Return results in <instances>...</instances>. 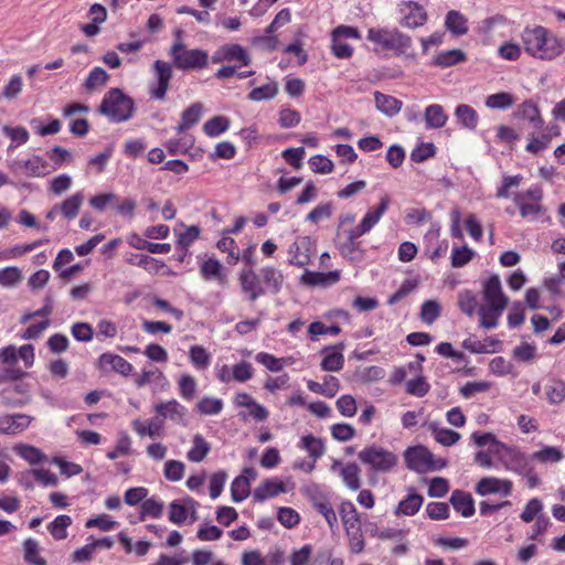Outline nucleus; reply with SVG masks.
Returning <instances> with one entry per match:
<instances>
[{
  "label": "nucleus",
  "mask_w": 565,
  "mask_h": 565,
  "mask_svg": "<svg viewBox=\"0 0 565 565\" xmlns=\"http://www.w3.org/2000/svg\"><path fill=\"white\" fill-rule=\"evenodd\" d=\"M424 119L427 129H438L443 128L447 124L448 116L441 105L431 104L426 107Z\"/></svg>",
  "instance_id": "2f4dec72"
},
{
  "label": "nucleus",
  "mask_w": 565,
  "mask_h": 565,
  "mask_svg": "<svg viewBox=\"0 0 565 565\" xmlns=\"http://www.w3.org/2000/svg\"><path fill=\"white\" fill-rule=\"evenodd\" d=\"M475 250L467 245L454 246L451 250V266L459 268L467 265L473 257Z\"/></svg>",
  "instance_id": "338daca9"
},
{
  "label": "nucleus",
  "mask_w": 565,
  "mask_h": 565,
  "mask_svg": "<svg viewBox=\"0 0 565 565\" xmlns=\"http://www.w3.org/2000/svg\"><path fill=\"white\" fill-rule=\"evenodd\" d=\"M230 119L225 116H215L203 125V131L207 137L215 138L230 128Z\"/></svg>",
  "instance_id": "864d4df0"
},
{
  "label": "nucleus",
  "mask_w": 565,
  "mask_h": 565,
  "mask_svg": "<svg viewBox=\"0 0 565 565\" xmlns=\"http://www.w3.org/2000/svg\"><path fill=\"white\" fill-rule=\"evenodd\" d=\"M522 181H523L522 174H514V175L504 174L502 177V181H501L500 185L497 188L495 198L497 199H509V198L513 199L514 194H512V189L518 188L522 183Z\"/></svg>",
  "instance_id": "8fccbe9b"
},
{
  "label": "nucleus",
  "mask_w": 565,
  "mask_h": 565,
  "mask_svg": "<svg viewBox=\"0 0 565 565\" xmlns=\"http://www.w3.org/2000/svg\"><path fill=\"white\" fill-rule=\"evenodd\" d=\"M108 78V73L104 68L96 66L89 72L84 85L87 90H94L105 86Z\"/></svg>",
  "instance_id": "69168bd1"
},
{
  "label": "nucleus",
  "mask_w": 565,
  "mask_h": 565,
  "mask_svg": "<svg viewBox=\"0 0 565 565\" xmlns=\"http://www.w3.org/2000/svg\"><path fill=\"white\" fill-rule=\"evenodd\" d=\"M24 561L32 565H46V561L41 556V547L36 540L29 537L23 544Z\"/></svg>",
  "instance_id": "a18cd8bd"
},
{
  "label": "nucleus",
  "mask_w": 565,
  "mask_h": 565,
  "mask_svg": "<svg viewBox=\"0 0 565 565\" xmlns=\"http://www.w3.org/2000/svg\"><path fill=\"white\" fill-rule=\"evenodd\" d=\"M73 520L70 515L61 514L57 515L49 525L47 531L57 541L65 540L67 537V527L71 526Z\"/></svg>",
  "instance_id": "de8ad7c7"
},
{
  "label": "nucleus",
  "mask_w": 565,
  "mask_h": 565,
  "mask_svg": "<svg viewBox=\"0 0 565 565\" xmlns=\"http://www.w3.org/2000/svg\"><path fill=\"white\" fill-rule=\"evenodd\" d=\"M390 196L383 195L380 199V203L375 209L369 210L360 222V225L362 226V232H365L366 234L372 231V228L380 222L382 216L386 213L390 206Z\"/></svg>",
  "instance_id": "4be33fe9"
},
{
  "label": "nucleus",
  "mask_w": 565,
  "mask_h": 565,
  "mask_svg": "<svg viewBox=\"0 0 565 565\" xmlns=\"http://www.w3.org/2000/svg\"><path fill=\"white\" fill-rule=\"evenodd\" d=\"M339 513L344 526V530L355 529L361 526V519L355 505L347 500L342 501L339 508Z\"/></svg>",
  "instance_id": "72a5a7b5"
},
{
  "label": "nucleus",
  "mask_w": 565,
  "mask_h": 565,
  "mask_svg": "<svg viewBox=\"0 0 565 565\" xmlns=\"http://www.w3.org/2000/svg\"><path fill=\"white\" fill-rule=\"evenodd\" d=\"M514 117L520 120H527L534 126V128H541L543 126V119L539 107L532 100H525L520 104L514 111Z\"/></svg>",
  "instance_id": "cd10ccee"
},
{
  "label": "nucleus",
  "mask_w": 565,
  "mask_h": 565,
  "mask_svg": "<svg viewBox=\"0 0 565 565\" xmlns=\"http://www.w3.org/2000/svg\"><path fill=\"white\" fill-rule=\"evenodd\" d=\"M399 24L407 29L423 26L428 19L424 7L414 1L402 2L399 6Z\"/></svg>",
  "instance_id": "ddd939ff"
},
{
  "label": "nucleus",
  "mask_w": 565,
  "mask_h": 565,
  "mask_svg": "<svg viewBox=\"0 0 565 565\" xmlns=\"http://www.w3.org/2000/svg\"><path fill=\"white\" fill-rule=\"evenodd\" d=\"M15 452L30 465H38L46 459V456L36 447L31 445H19Z\"/></svg>",
  "instance_id": "e2e57ef3"
},
{
  "label": "nucleus",
  "mask_w": 565,
  "mask_h": 565,
  "mask_svg": "<svg viewBox=\"0 0 565 565\" xmlns=\"http://www.w3.org/2000/svg\"><path fill=\"white\" fill-rule=\"evenodd\" d=\"M523 49L530 56L552 61L565 51V40L544 26H526L521 33Z\"/></svg>",
  "instance_id": "f257e3e1"
},
{
  "label": "nucleus",
  "mask_w": 565,
  "mask_h": 565,
  "mask_svg": "<svg viewBox=\"0 0 565 565\" xmlns=\"http://www.w3.org/2000/svg\"><path fill=\"white\" fill-rule=\"evenodd\" d=\"M546 398L551 404H559L565 399V382L553 379L545 385Z\"/></svg>",
  "instance_id": "bf43d9fd"
},
{
  "label": "nucleus",
  "mask_w": 565,
  "mask_h": 565,
  "mask_svg": "<svg viewBox=\"0 0 565 565\" xmlns=\"http://www.w3.org/2000/svg\"><path fill=\"white\" fill-rule=\"evenodd\" d=\"M278 94V84L275 81H269L266 84L255 87L248 94V99L252 102H264L275 98Z\"/></svg>",
  "instance_id": "09e8293b"
},
{
  "label": "nucleus",
  "mask_w": 565,
  "mask_h": 565,
  "mask_svg": "<svg viewBox=\"0 0 565 565\" xmlns=\"http://www.w3.org/2000/svg\"><path fill=\"white\" fill-rule=\"evenodd\" d=\"M189 359L192 365L199 370H206L211 364V353L202 345H192L189 349Z\"/></svg>",
  "instance_id": "49530a36"
},
{
  "label": "nucleus",
  "mask_w": 565,
  "mask_h": 565,
  "mask_svg": "<svg viewBox=\"0 0 565 565\" xmlns=\"http://www.w3.org/2000/svg\"><path fill=\"white\" fill-rule=\"evenodd\" d=\"M470 438L473 445L480 448L491 445V451L494 452L497 462L505 470L516 475L529 471V457L518 447L500 441L493 433L473 431Z\"/></svg>",
  "instance_id": "f03ea898"
},
{
  "label": "nucleus",
  "mask_w": 565,
  "mask_h": 565,
  "mask_svg": "<svg viewBox=\"0 0 565 565\" xmlns=\"http://www.w3.org/2000/svg\"><path fill=\"white\" fill-rule=\"evenodd\" d=\"M210 450V444L205 440V438L202 435L196 434L193 436L192 447L188 451L186 458L191 462H201L207 456Z\"/></svg>",
  "instance_id": "37998d69"
},
{
  "label": "nucleus",
  "mask_w": 565,
  "mask_h": 565,
  "mask_svg": "<svg viewBox=\"0 0 565 565\" xmlns=\"http://www.w3.org/2000/svg\"><path fill=\"white\" fill-rule=\"evenodd\" d=\"M200 271L205 279H215L221 285L225 284V275L223 274L222 264L214 257L205 259L201 266Z\"/></svg>",
  "instance_id": "c03bdc74"
},
{
  "label": "nucleus",
  "mask_w": 565,
  "mask_h": 565,
  "mask_svg": "<svg viewBox=\"0 0 565 565\" xmlns=\"http://www.w3.org/2000/svg\"><path fill=\"white\" fill-rule=\"evenodd\" d=\"M150 383L158 388L168 385L167 377L158 367H143L141 373L135 377V384L137 387H143Z\"/></svg>",
  "instance_id": "c756f323"
},
{
  "label": "nucleus",
  "mask_w": 565,
  "mask_h": 565,
  "mask_svg": "<svg viewBox=\"0 0 565 565\" xmlns=\"http://www.w3.org/2000/svg\"><path fill=\"white\" fill-rule=\"evenodd\" d=\"M242 292L250 302L267 294L263 280L252 268H244L238 276Z\"/></svg>",
  "instance_id": "4468645a"
},
{
  "label": "nucleus",
  "mask_w": 565,
  "mask_h": 565,
  "mask_svg": "<svg viewBox=\"0 0 565 565\" xmlns=\"http://www.w3.org/2000/svg\"><path fill=\"white\" fill-rule=\"evenodd\" d=\"M509 298L503 294L501 280L492 275L482 285V303L478 309L479 324L484 329H494L499 324Z\"/></svg>",
  "instance_id": "7ed1b4c3"
},
{
  "label": "nucleus",
  "mask_w": 565,
  "mask_h": 565,
  "mask_svg": "<svg viewBox=\"0 0 565 565\" xmlns=\"http://www.w3.org/2000/svg\"><path fill=\"white\" fill-rule=\"evenodd\" d=\"M250 493L249 478L246 476L236 477L231 483V495L234 502L244 501Z\"/></svg>",
  "instance_id": "4d7b16f0"
},
{
  "label": "nucleus",
  "mask_w": 565,
  "mask_h": 565,
  "mask_svg": "<svg viewBox=\"0 0 565 565\" xmlns=\"http://www.w3.org/2000/svg\"><path fill=\"white\" fill-rule=\"evenodd\" d=\"M255 360L271 372H279L289 364L290 358H277L267 352H259Z\"/></svg>",
  "instance_id": "6e6d98bb"
},
{
  "label": "nucleus",
  "mask_w": 565,
  "mask_h": 565,
  "mask_svg": "<svg viewBox=\"0 0 565 565\" xmlns=\"http://www.w3.org/2000/svg\"><path fill=\"white\" fill-rule=\"evenodd\" d=\"M340 477L348 489L356 491L361 488V469L356 463L341 467Z\"/></svg>",
  "instance_id": "79ce46f5"
},
{
  "label": "nucleus",
  "mask_w": 565,
  "mask_h": 565,
  "mask_svg": "<svg viewBox=\"0 0 565 565\" xmlns=\"http://www.w3.org/2000/svg\"><path fill=\"white\" fill-rule=\"evenodd\" d=\"M512 490L513 483L511 480L500 479L497 477H483L475 487L476 493L480 497H487L490 494L509 497L512 493Z\"/></svg>",
  "instance_id": "2eb2a0df"
},
{
  "label": "nucleus",
  "mask_w": 565,
  "mask_h": 565,
  "mask_svg": "<svg viewBox=\"0 0 565 565\" xmlns=\"http://www.w3.org/2000/svg\"><path fill=\"white\" fill-rule=\"evenodd\" d=\"M163 510L164 503L162 500L156 497L146 498V500L140 505L138 520L145 521L147 518L159 519L161 518Z\"/></svg>",
  "instance_id": "ea45409f"
},
{
  "label": "nucleus",
  "mask_w": 565,
  "mask_h": 565,
  "mask_svg": "<svg viewBox=\"0 0 565 565\" xmlns=\"http://www.w3.org/2000/svg\"><path fill=\"white\" fill-rule=\"evenodd\" d=\"M313 253V242L309 236H298L288 247V263L296 267H306Z\"/></svg>",
  "instance_id": "f8f14e48"
},
{
  "label": "nucleus",
  "mask_w": 565,
  "mask_h": 565,
  "mask_svg": "<svg viewBox=\"0 0 565 565\" xmlns=\"http://www.w3.org/2000/svg\"><path fill=\"white\" fill-rule=\"evenodd\" d=\"M450 503L454 509L463 518H470L475 514V501L470 493L455 490L450 497Z\"/></svg>",
  "instance_id": "393cba45"
},
{
  "label": "nucleus",
  "mask_w": 565,
  "mask_h": 565,
  "mask_svg": "<svg viewBox=\"0 0 565 565\" xmlns=\"http://www.w3.org/2000/svg\"><path fill=\"white\" fill-rule=\"evenodd\" d=\"M152 67L156 79L149 84V94L151 98L162 100L167 95L172 78V66L168 62L157 60Z\"/></svg>",
  "instance_id": "9d476101"
},
{
  "label": "nucleus",
  "mask_w": 565,
  "mask_h": 565,
  "mask_svg": "<svg viewBox=\"0 0 565 565\" xmlns=\"http://www.w3.org/2000/svg\"><path fill=\"white\" fill-rule=\"evenodd\" d=\"M441 313V307L436 300H426L420 307L419 317L426 324L434 323Z\"/></svg>",
  "instance_id": "0e129e2a"
},
{
  "label": "nucleus",
  "mask_w": 565,
  "mask_h": 565,
  "mask_svg": "<svg viewBox=\"0 0 565 565\" xmlns=\"http://www.w3.org/2000/svg\"><path fill=\"white\" fill-rule=\"evenodd\" d=\"M558 134V129L555 127L548 132H543L540 136L531 135L529 136V142L525 146V150L530 153L537 154L548 148L552 137L557 136Z\"/></svg>",
  "instance_id": "f704fd0d"
},
{
  "label": "nucleus",
  "mask_w": 565,
  "mask_h": 565,
  "mask_svg": "<svg viewBox=\"0 0 565 565\" xmlns=\"http://www.w3.org/2000/svg\"><path fill=\"white\" fill-rule=\"evenodd\" d=\"M22 280L21 270L15 266L0 269V285L6 288H13Z\"/></svg>",
  "instance_id": "774afa93"
},
{
  "label": "nucleus",
  "mask_w": 565,
  "mask_h": 565,
  "mask_svg": "<svg viewBox=\"0 0 565 565\" xmlns=\"http://www.w3.org/2000/svg\"><path fill=\"white\" fill-rule=\"evenodd\" d=\"M287 491V487L281 479L278 477L267 478L254 490L253 499L257 502H264Z\"/></svg>",
  "instance_id": "a211bd4d"
},
{
  "label": "nucleus",
  "mask_w": 565,
  "mask_h": 565,
  "mask_svg": "<svg viewBox=\"0 0 565 565\" xmlns=\"http://www.w3.org/2000/svg\"><path fill=\"white\" fill-rule=\"evenodd\" d=\"M223 401L217 397L204 396L196 404V409L201 415H218L223 409Z\"/></svg>",
  "instance_id": "052dcab7"
},
{
  "label": "nucleus",
  "mask_w": 565,
  "mask_h": 565,
  "mask_svg": "<svg viewBox=\"0 0 565 565\" xmlns=\"http://www.w3.org/2000/svg\"><path fill=\"white\" fill-rule=\"evenodd\" d=\"M32 420V416L21 413L0 415V435L20 434L30 426Z\"/></svg>",
  "instance_id": "f3484780"
},
{
  "label": "nucleus",
  "mask_w": 565,
  "mask_h": 565,
  "mask_svg": "<svg viewBox=\"0 0 565 565\" xmlns=\"http://www.w3.org/2000/svg\"><path fill=\"white\" fill-rule=\"evenodd\" d=\"M458 307L469 317H472L479 309V302L476 294L469 289L461 290L458 294Z\"/></svg>",
  "instance_id": "603ef678"
},
{
  "label": "nucleus",
  "mask_w": 565,
  "mask_h": 565,
  "mask_svg": "<svg viewBox=\"0 0 565 565\" xmlns=\"http://www.w3.org/2000/svg\"><path fill=\"white\" fill-rule=\"evenodd\" d=\"M99 113L111 122H124L134 116L135 103L121 89L111 88L105 94Z\"/></svg>",
  "instance_id": "39448f33"
},
{
  "label": "nucleus",
  "mask_w": 565,
  "mask_h": 565,
  "mask_svg": "<svg viewBox=\"0 0 565 565\" xmlns=\"http://www.w3.org/2000/svg\"><path fill=\"white\" fill-rule=\"evenodd\" d=\"M423 502V495L415 492H409L407 497L398 503L395 510V514L407 516L415 515L422 508Z\"/></svg>",
  "instance_id": "e433bc0d"
},
{
  "label": "nucleus",
  "mask_w": 565,
  "mask_h": 565,
  "mask_svg": "<svg viewBox=\"0 0 565 565\" xmlns=\"http://www.w3.org/2000/svg\"><path fill=\"white\" fill-rule=\"evenodd\" d=\"M193 507V499L174 500L169 504V521L177 525L185 524L189 519V510Z\"/></svg>",
  "instance_id": "5701e85b"
},
{
  "label": "nucleus",
  "mask_w": 565,
  "mask_h": 565,
  "mask_svg": "<svg viewBox=\"0 0 565 565\" xmlns=\"http://www.w3.org/2000/svg\"><path fill=\"white\" fill-rule=\"evenodd\" d=\"M97 367L103 372L114 371L125 377L130 376L134 372V366L130 362L111 352L103 353L98 358Z\"/></svg>",
  "instance_id": "dca6fc26"
},
{
  "label": "nucleus",
  "mask_w": 565,
  "mask_h": 565,
  "mask_svg": "<svg viewBox=\"0 0 565 565\" xmlns=\"http://www.w3.org/2000/svg\"><path fill=\"white\" fill-rule=\"evenodd\" d=\"M514 103H515V99L512 94L507 93V92H500V93L489 95L486 98L484 105L489 109L507 110Z\"/></svg>",
  "instance_id": "3c124183"
},
{
  "label": "nucleus",
  "mask_w": 565,
  "mask_h": 565,
  "mask_svg": "<svg viewBox=\"0 0 565 565\" xmlns=\"http://www.w3.org/2000/svg\"><path fill=\"white\" fill-rule=\"evenodd\" d=\"M445 28L456 36L465 35L468 32V20L457 10H450L445 18Z\"/></svg>",
  "instance_id": "473e14b6"
},
{
  "label": "nucleus",
  "mask_w": 565,
  "mask_h": 565,
  "mask_svg": "<svg viewBox=\"0 0 565 565\" xmlns=\"http://www.w3.org/2000/svg\"><path fill=\"white\" fill-rule=\"evenodd\" d=\"M340 270H331L328 273L305 270L301 275V282L307 286L328 287L337 284L340 280Z\"/></svg>",
  "instance_id": "412c9836"
},
{
  "label": "nucleus",
  "mask_w": 565,
  "mask_h": 565,
  "mask_svg": "<svg viewBox=\"0 0 565 565\" xmlns=\"http://www.w3.org/2000/svg\"><path fill=\"white\" fill-rule=\"evenodd\" d=\"M134 431L140 437H161L163 435V419L158 417L151 418L148 423L141 419H135L131 423Z\"/></svg>",
  "instance_id": "b1692460"
},
{
  "label": "nucleus",
  "mask_w": 565,
  "mask_h": 565,
  "mask_svg": "<svg viewBox=\"0 0 565 565\" xmlns=\"http://www.w3.org/2000/svg\"><path fill=\"white\" fill-rule=\"evenodd\" d=\"M359 460L369 466L373 472L386 473L397 465V456L381 446L372 445L358 454Z\"/></svg>",
  "instance_id": "0eeeda50"
},
{
  "label": "nucleus",
  "mask_w": 565,
  "mask_h": 565,
  "mask_svg": "<svg viewBox=\"0 0 565 565\" xmlns=\"http://www.w3.org/2000/svg\"><path fill=\"white\" fill-rule=\"evenodd\" d=\"M404 459L406 467L418 473L439 470L446 466L445 460H435L434 455L424 446L408 447Z\"/></svg>",
  "instance_id": "1a4fd4ad"
},
{
  "label": "nucleus",
  "mask_w": 565,
  "mask_h": 565,
  "mask_svg": "<svg viewBox=\"0 0 565 565\" xmlns=\"http://www.w3.org/2000/svg\"><path fill=\"white\" fill-rule=\"evenodd\" d=\"M84 199L85 196L81 191L65 199L58 204L62 216L66 220H74L78 215Z\"/></svg>",
  "instance_id": "c9c22d12"
},
{
  "label": "nucleus",
  "mask_w": 565,
  "mask_h": 565,
  "mask_svg": "<svg viewBox=\"0 0 565 565\" xmlns=\"http://www.w3.org/2000/svg\"><path fill=\"white\" fill-rule=\"evenodd\" d=\"M374 102L376 109L387 117H394L397 115L403 106L402 100L381 92L374 93Z\"/></svg>",
  "instance_id": "bb28decb"
},
{
  "label": "nucleus",
  "mask_w": 565,
  "mask_h": 565,
  "mask_svg": "<svg viewBox=\"0 0 565 565\" xmlns=\"http://www.w3.org/2000/svg\"><path fill=\"white\" fill-rule=\"evenodd\" d=\"M455 116L458 122L469 130H475L478 126L479 116L477 111L469 105H458L455 109Z\"/></svg>",
  "instance_id": "a19ab883"
},
{
  "label": "nucleus",
  "mask_w": 565,
  "mask_h": 565,
  "mask_svg": "<svg viewBox=\"0 0 565 565\" xmlns=\"http://www.w3.org/2000/svg\"><path fill=\"white\" fill-rule=\"evenodd\" d=\"M2 134L10 138L12 143L9 146L8 150H13L14 148L28 142L29 140V131L21 126L11 127V126H3L1 128Z\"/></svg>",
  "instance_id": "13d9d810"
},
{
  "label": "nucleus",
  "mask_w": 565,
  "mask_h": 565,
  "mask_svg": "<svg viewBox=\"0 0 565 565\" xmlns=\"http://www.w3.org/2000/svg\"><path fill=\"white\" fill-rule=\"evenodd\" d=\"M260 277L267 292L276 295L281 290L284 282L281 270L273 266H265L260 269Z\"/></svg>",
  "instance_id": "c85d7f7f"
},
{
  "label": "nucleus",
  "mask_w": 565,
  "mask_h": 565,
  "mask_svg": "<svg viewBox=\"0 0 565 565\" xmlns=\"http://www.w3.org/2000/svg\"><path fill=\"white\" fill-rule=\"evenodd\" d=\"M154 412L162 417L179 425L185 424L186 408L177 399L161 402L154 406Z\"/></svg>",
  "instance_id": "aec40b11"
},
{
  "label": "nucleus",
  "mask_w": 565,
  "mask_h": 565,
  "mask_svg": "<svg viewBox=\"0 0 565 565\" xmlns=\"http://www.w3.org/2000/svg\"><path fill=\"white\" fill-rule=\"evenodd\" d=\"M226 62L237 61L241 66H248L252 62L247 50L239 44H224Z\"/></svg>",
  "instance_id": "5fc2aeb1"
},
{
  "label": "nucleus",
  "mask_w": 565,
  "mask_h": 565,
  "mask_svg": "<svg viewBox=\"0 0 565 565\" xmlns=\"http://www.w3.org/2000/svg\"><path fill=\"white\" fill-rule=\"evenodd\" d=\"M13 173L25 174L30 178H42L50 173L49 163L40 156H32L28 159H15L10 163Z\"/></svg>",
  "instance_id": "9b49d317"
},
{
  "label": "nucleus",
  "mask_w": 565,
  "mask_h": 565,
  "mask_svg": "<svg viewBox=\"0 0 565 565\" xmlns=\"http://www.w3.org/2000/svg\"><path fill=\"white\" fill-rule=\"evenodd\" d=\"M297 447L308 452V457L317 461L326 452V447L322 439L308 434L301 436Z\"/></svg>",
  "instance_id": "7c9ffc66"
},
{
  "label": "nucleus",
  "mask_w": 565,
  "mask_h": 565,
  "mask_svg": "<svg viewBox=\"0 0 565 565\" xmlns=\"http://www.w3.org/2000/svg\"><path fill=\"white\" fill-rule=\"evenodd\" d=\"M131 438L127 433H120L118 435L116 446L113 450L106 454V457L110 460H115L121 456H128L131 454Z\"/></svg>",
  "instance_id": "680f3d73"
},
{
  "label": "nucleus",
  "mask_w": 565,
  "mask_h": 565,
  "mask_svg": "<svg viewBox=\"0 0 565 565\" xmlns=\"http://www.w3.org/2000/svg\"><path fill=\"white\" fill-rule=\"evenodd\" d=\"M513 202L524 220L529 222L545 220L546 207L543 205V189L541 185L533 184L525 191L514 193Z\"/></svg>",
  "instance_id": "423d86ee"
},
{
  "label": "nucleus",
  "mask_w": 565,
  "mask_h": 565,
  "mask_svg": "<svg viewBox=\"0 0 565 565\" xmlns=\"http://www.w3.org/2000/svg\"><path fill=\"white\" fill-rule=\"evenodd\" d=\"M127 263L143 268L150 274H157L164 267V263L143 254H131L126 258Z\"/></svg>",
  "instance_id": "4c0bfd02"
},
{
  "label": "nucleus",
  "mask_w": 565,
  "mask_h": 565,
  "mask_svg": "<svg viewBox=\"0 0 565 565\" xmlns=\"http://www.w3.org/2000/svg\"><path fill=\"white\" fill-rule=\"evenodd\" d=\"M343 350V343L323 348L321 350V354L323 355L320 364L321 369L327 372H338L342 370L344 365Z\"/></svg>",
  "instance_id": "6ab92c4d"
},
{
  "label": "nucleus",
  "mask_w": 565,
  "mask_h": 565,
  "mask_svg": "<svg viewBox=\"0 0 565 565\" xmlns=\"http://www.w3.org/2000/svg\"><path fill=\"white\" fill-rule=\"evenodd\" d=\"M203 114V105L195 103L188 107L181 115V121L177 126V131L182 132L190 129L199 122Z\"/></svg>",
  "instance_id": "58836bf2"
},
{
  "label": "nucleus",
  "mask_w": 565,
  "mask_h": 565,
  "mask_svg": "<svg viewBox=\"0 0 565 565\" xmlns=\"http://www.w3.org/2000/svg\"><path fill=\"white\" fill-rule=\"evenodd\" d=\"M169 54L178 70H203L207 66L209 54L202 49H186L180 44L171 45Z\"/></svg>",
  "instance_id": "6e6552de"
},
{
  "label": "nucleus",
  "mask_w": 565,
  "mask_h": 565,
  "mask_svg": "<svg viewBox=\"0 0 565 565\" xmlns=\"http://www.w3.org/2000/svg\"><path fill=\"white\" fill-rule=\"evenodd\" d=\"M467 61V55L459 49H452L438 52L431 60L430 64L436 67H451Z\"/></svg>",
  "instance_id": "a878e982"
},
{
  "label": "nucleus",
  "mask_w": 565,
  "mask_h": 565,
  "mask_svg": "<svg viewBox=\"0 0 565 565\" xmlns=\"http://www.w3.org/2000/svg\"><path fill=\"white\" fill-rule=\"evenodd\" d=\"M366 40L373 43L376 49L391 51L396 56L416 58V54L411 52L413 46L412 38L397 28H370Z\"/></svg>",
  "instance_id": "20e7f679"
}]
</instances>
